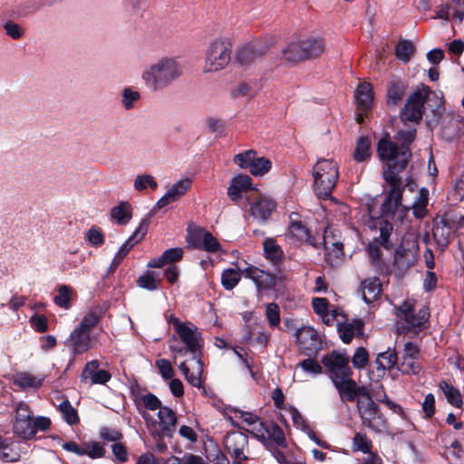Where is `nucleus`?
Returning a JSON list of instances; mask_svg holds the SVG:
<instances>
[{
    "instance_id": "obj_1",
    "label": "nucleus",
    "mask_w": 464,
    "mask_h": 464,
    "mask_svg": "<svg viewBox=\"0 0 464 464\" xmlns=\"http://www.w3.org/2000/svg\"><path fill=\"white\" fill-rule=\"evenodd\" d=\"M184 73L181 63L175 57L164 56L147 65L140 79L146 89L158 92L179 81Z\"/></svg>"
},
{
    "instance_id": "obj_2",
    "label": "nucleus",
    "mask_w": 464,
    "mask_h": 464,
    "mask_svg": "<svg viewBox=\"0 0 464 464\" xmlns=\"http://www.w3.org/2000/svg\"><path fill=\"white\" fill-rule=\"evenodd\" d=\"M177 334L181 342L188 346L189 353L193 354V359L195 360V364L191 369L187 366L186 362H180L178 367L185 375L188 383L194 387L200 388L201 375L203 373V363L198 357L203 345L201 333L194 324L185 322V324L177 323Z\"/></svg>"
},
{
    "instance_id": "obj_3",
    "label": "nucleus",
    "mask_w": 464,
    "mask_h": 464,
    "mask_svg": "<svg viewBox=\"0 0 464 464\" xmlns=\"http://www.w3.org/2000/svg\"><path fill=\"white\" fill-rule=\"evenodd\" d=\"M377 153L382 161L386 163L382 176L386 183H396L399 173L403 170L411 157L409 148L398 146L386 137L381 139L377 145Z\"/></svg>"
},
{
    "instance_id": "obj_4",
    "label": "nucleus",
    "mask_w": 464,
    "mask_h": 464,
    "mask_svg": "<svg viewBox=\"0 0 464 464\" xmlns=\"http://www.w3.org/2000/svg\"><path fill=\"white\" fill-rule=\"evenodd\" d=\"M430 102L435 103V108L432 109L434 116L438 119L440 118L445 111L443 97L422 84L407 98L401 111V121L418 122L420 121L424 113V103Z\"/></svg>"
},
{
    "instance_id": "obj_5",
    "label": "nucleus",
    "mask_w": 464,
    "mask_h": 464,
    "mask_svg": "<svg viewBox=\"0 0 464 464\" xmlns=\"http://www.w3.org/2000/svg\"><path fill=\"white\" fill-rule=\"evenodd\" d=\"M325 43L321 36H308L291 42L284 50V58L292 63L314 60L325 52Z\"/></svg>"
},
{
    "instance_id": "obj_6",
    "label": "nucleus",
    "mask_w": 464,
    "mask_h": 464,
    "mask_svg": "<svg viewBox=\"0 0 464 464\" xmlns=\"http://www.w3.org/2000/svg\"><path fill=\"white\" fill-rule=\"evenodd\" d=\"M232 41L224 36L212 40L205 51L203 71L206 73L224 70L231 61Z\"/></svg>"
},
{
    "instance_id": "obj_7",
    "label": "nucleus",
    "mask_w": 464,
    "mask_h": 464,
    "mask_svg": "<svg viewBox=\"0 0 464 464\" xmlns=\"http://www.w3.org/2000/svg\"><path fill=\"white\" fill-rule=\"evenodd\" d=\"M314 189L319 198H328L338 179L337 164L331 160H319L314 167Z\"/></svg>"
},
{
    "instance_id": "obj_8",
    "label": "nucleus",
    "mask_w": 464,
    "mask_h": 464,
    "mask_svg": "<svg viewBox=\"0 0 464 464\" xmlns=\"http://www.w3.org/2000/svg\"><path fill=\"white\" fill-rule=\"evenodd\" d=\"M397 333L407 334L409 332L417 333L421 325L428 321L430 316L429 309L422 306L416 313L414 304L406 301L397 308Z\"/></svg>"
},
{
    "instance_id": "obj_9",
    "label": "nucleus",
    "mask_w": 464,
    "mask_h": 464,
    "mask_svg": "<svg viewBox=\"0 0 464 464\" xmlns=\"http://www.w3.org/2000/svg\"><path fill=\"white\" fill-rule=\"evenodd\" d=\"M226 451L234 459V464H243L248 459V437L239 430L227 432L224 438Z\"/></svg>"
},
{
    "instance_id": "obj_10",
    "label": "nucleus",
    "mask_w": 464,
    "mask_h": 464,
    "mask_svg": "<svg viewBox=\"0 0 464 464\" xmlns=\"http://www.w3.org/2000/svg\"><path fill=\"white\" fill-rule=\"evenodd\" d=\"M322 363L333 382L349 377L353 372L349 366V357L337 351L325 354Z\"/></svg>"
},
{
    "instance_id": "obj_11",
    "label": "nucleus",
    "mask_w": 464,
    "mask_h": 464,
    "mask_svg": "<svg viewBox=\"0 0 464 464\" xmlns=\"http://www.w3.org/2000/svg\"><path fill=\"white\" fill-rule=\"evenodd\" d=\"M269 48L270 44L263 40L246 44L238 48L235 60L241 66H248L262 59L267 53Z\"/></svg>"
},
{
    "instance_id": "obj_12",
    "label": "nucleus",
    "mask_w": 464,
    "mask_h": 464,
    "mask_svg": "<svg viewBox=\"0 0 464 464\" xmlns=\"http://www.w3.org/2000/svg\"><path fill=\"white\" fill-rule=\"evenodd\" d=\"M357 410L364 426L376 432L385 429L386 420L374 401H364V403L362 401Z\"/></svg>"
},
{
    "instance_id": "obj_13",
    "label": "nucleus",
    "mask_w": 464,
    "mask_h": 464,
    "mask_svg": "<svg viewBox=\"0 0 464 464\" xmlns=\"http://www.w3.org/2000/svg\"><path fill=\"white\" fill-rule=\"evenodd\" d=\"M259 428H256V437L259 438L268 449H272L273 443L277 447L285 448L286 441L283 430L275 422H258Z\"/></svg>"
},
{
    "instance_id": "obj_14",
    "label": "nucleus",
    "mask_w": 464,
    "mask_h": 464,
    "mask_svg": "<svg viewBox=\"0 0 464 464\" xmlns=\"http://www.w3.org/2000/svg\"><path fill=\"white\" fill-rule=\"evenodd\" d=\"M295 337L299 348L308 355L316 353L321 348V338L312 327L299 328L295 333Z\"/></svg>"
},
{
    "instance_id": "obj_15",
    "label": "nucleus",
    "mask_w": 464,
    "mask_h": 464,
    "mask_svg": "<svg viewBox=\"0 0 464 464\" xmlns=\"http://www.w3.org/2000/svg\"><path fill=\"white\" fill-rule=\"evenodd\" d=\"M324 246L325 250V261L331 266H337L343 262V243L334 238L333 231L326 229L324 236Z\"/></svg>"
},
{
    "instance_id": "obj_16",
    "label": "nucleus",
    "mask_w": 464,
    "mask_h": 464,
    "mask_svg": "<svg viewBox=\"0 0 464 464\" xmlns=\"http://www.w3.org/2000/svg\"><path fill=\"white\" fill-rule=\"evenodd\" d=\"M391 188L382 204L381 210L382 216L392 217L398 208L401 206V178L394 184L387 183Z\"/></svg>"
},
{
    "instance_id": "obj_17",
    "label": "nucleus",
    "mask_w": 464,
    "mask_h": 464,
    "mask_svg": "<svg viewBox=\"0 0 464 464\" xmlns=\"http://www.w3.org/2000/svg\"><path fill=\"white\" fill-rule=\"evenodd\" d=\"M191 179L185 178L173 184L166 194L159 199L155 208H162L175 201L186 194L191 188Z\"/></svg>"
},
{
    "instance_id": "obj_18",
    "label": "nucleus",
    "mask_w": 464,
    "mask_h": 464,
    "mask_svg": "<svg viewBox=\"0 0 464 464\" xmlns=\"http://www.w3.org/2000/svg\"><path fill=\"white\" fill-rule=\"evenodd\" d=\"M91 333L77 326L70 334L67 343L75 354H81L91 348Z\"/></svg>"
},
{
    "instance_id": "obj_19",
    "label": "nucleus",
    "mask_w": 464,
    "mask_h": 464,
    "mask_svg": "<svg viewBox=\"0 0 464 464\" xmlns=\"http://www.w3.org/2000/svg\"><path fill=\"white\" fill-rule=\"evenodd\" d=\"M245 276L252 279L259 289H272L276 285V277L256 266H249L244 272Z\"/></svg>"
},
{
    "instance_id": "obj_20",
    "label": "nucleus",
    "mask_w": 464,
    "mask_h": 464,
    "mask_svg": "<svg viewBox=\"0 0 464 464\" xmlns=\"http://www.w3.org/2000/svg\"><path fill=\"white\" fill-rule=\"evenodd\" d=\"M276 202L267 197L260 196L254 201L249 209V214L257 220L266 221L276 208Z\"/></svg>"
},
{
    "instance_id": "obj_21",
    "label": "nucleus",
    "mask_w": 464,
    "mask_h": 464,
    "mask_svg": "<svg viewBox=\"0 0 464 464\" xmlns=\"http://www.w3.org/2000/svg\"><path fill=\"white\" fill-rule=\"evenodd\" d=\"M99 365L97 360L89 362L82 371V379L83 381L90 379L91 384H104L110 381L111 375L105 370H99Z\"/></svg>"
},
{
    "instance_id": "obj_22",
    "label": "nucleus",
    "mask_w": 464,
    "mask_h": 464,
    "mask_svg": "<svg viewBox=\"0 0 464 464\" xmlns=\"http://www.w3.org/2000/svg\"><path fill=\"white\" fill-rule=\"evenodd\" d=\"M252 189L254 188H252L251 178L247 175L239 174L231 179L227 188V196L232 201L237 202L242 198V192Z\"/></svg>"
},
{
    "instance_id": "obj_23",
    "label": "nucleus",
    "mask_w": 464,
    "mask_h": 464,
    "mask_svg": "<svg viewBox=\"0 0 464 464\" xmlns=\"http://www.w3.org/2000/svg\"><path fill=\"white\" fill-rule=\"evenodd\" d=\"M158 418L162 435L171 438L175 432L177 424L175 411L167 406H162L159 410Z\"/></svg>"
},
{
    "instance_id": "obj_24",
    "label": "nucleus",
    "mask_w": 464,
    "mask_h": 464,
    "mask_svg": "<svg viewBox=\"0 0 464 464\" xmlns=\"http://www.w3.org/2000/svg\"><path fill=\"white\" fill-rule=\"evenodd\" d=\"M149 227V221L142 220L139 227L134 231L131 237H130L125 243L120 247L117 254V259H123L132 246L140 242L146 235Z\"/></svg>"
},
{
    "instance_id": "obj_25",
    "label": "nucleus",
    "mask_w": 464,
    "mask_h": 464,
    "mask_svg": "<svg viewBox=\"0 0 464 464\" xmlns=\"http://www.w3.org/2000/svg\"><path fill=\"white\" fill-rule=\"evenodd\" d=\"M408 84L401 79H392L387 86V103L389 105H396L403 98Z\"/></svg>"
},
{
    "instance_id": "obj_26",
    "label": "nucleus",
    "mask_w": 464,
    "mask_h": 464,
    "mask_svg": "<svg viewBox=\"0 0 464 464\" xmlns=\"http://www.w3.org/2000/svg\"><path fill=\"white\" fill-rule=\"evenodd\" d=\"M360 291L365 303H372L377 299L382 291V285L377 277L367 278L362 281Z\"/></svg>"
},
{
    "instance_id": "obj_27",
    "label": "nucleus",
    "mask_w": 464,
    "mask_h": 464,
    "mask_svg": "<svg viewBox=\"0 0 464 464\" xmlns=\"http://www.w3.org/2000/svg\"><path fill=\"white\" fill-rule=\"evenodd\" d=\"M358 109L362 111H367L373 100L372 86L369 82H362L358 85L355 92Z\"/></svg>"
},
{
    "instance_id": "obj_28",
    "label": "nucleus",
    "mask_w": 464,
    "mask_h": 464,
    "mask_svg": "<svg viewBox=\"0 0 464 464\" xmlns=\"http://www.w3.org/2000/svg\"><path fill=\"white\" fill-rule=\"evenodd\" d=\"M104 314L105 309L103 307L99 305L93 306L84 314L78 326L91 333Z\"/></svg>"
},
{
    "instance_id": "obj_29",
    "label": "nucleus",
    "mask_w": 464,
    "mask_h": 464,
    "mask_svg": "<svg viewBox=\"0 0 464 464\" xmlns=\"http://www.w3.org/2000/svg\"><path fill=\"white\" fill-rule=\"evenodd\" d=\"M337 389L341 399L349 401H355V382L349 377L333 382Z\"/></svg>"
},
{
    "instance_id": "obj_30",
    "label": "nucleus",
    "mask_w": 464,
    "mask_h": 464,
    "mask_svg": "<svg viewBox=\"0 0 464 464\" xmlns=\"http://www.w3.org/2000/svg\"><path fill=\"white\" fill-rule=\"evenodd\" d=\"M415 263V256L411 250L400 248L394 254V266L403 273Z\"/></svg>"
},
{
    "instance_id": "obj_31",
    "label": "nucleus",
    "mask_w": 464,
    "mask_h": 464,
    "mask_svg": "<svg viewBox=\"0 0 464 464\" xmlns=\"http://www.w3.org/2000/svg\"><path fill=\"white\" fill-rule=\"evenodd\" d=\"M372 155L371 142L367 137L362 136L356 141L353 160L360 163L370 160Z\"/></svg>"
},
{
    "instance_id": "obj_32",
    "label": "nucleus",
    "mask_w": 464,
    "mask_h": 464,
    "mask_svg": "<svg viewBox=\"0 0 464 464\" xmlns=\"http://www.w3.org/2000/svg\"><path fill=\"white\" fill-rule=\"evenodd\" d=\"M398 356L394 350L388 349L386 352L380 353L377 355L375 363L377 364V370L382 372L385 370L392 369L397 362Z\"/></svg>"
},
{
    "instance_id": "obj_33",
    "label": "nucleus",
    "mask_w": 464,
    "mask_h": 464,
    "mask_svg": "<svg viewBox=\"0 0 464 464\" xmlns=\"http://www.w3.org/2000/svg\"><path fill=\"white\" fill-rule=\"evenodd\" d=\"M111 217L120 225L127 224L131 218L130 205L128 202H121L120 205L113 207Z\"/></svg>"
},
{
    "instance_id": "obj_34",
    "label": "nucleus",
    "mask_w": 464,
    "mask_h": 464,
    "mask_svg": "<svg viewBox=\"0 0 464 464\" xmlns=\"http://www.w3.org/2000/svg\"><path fill=\"white\" fill-rule=\"evenodd\" d=\"M206 229L199 227H189L186 237L188 246L196 249H201L204 244Z\"/></svg>"
},
{
    "instance_id": "obj_35",
    "label": "nucleus",
    "mask_w": 464,
    "mask_h": 464,
    "mask_svg": "<svg viewBox=\"0 0 464 464\" xmlns=\"http://www.w3.org/2000/svg\"><path fill=\"white\" fill-rule=\"evenodd\" d=\"M33 423L34 418L22 421H14L13 426L14 432L24 440L32 439L34 436Z\"/></svg>"
},
{
    "instance_id": "obj_36",
    "label": "nucleus",
    "mask_w": 464,
    "mask_h": 464,
    "mask_svg": "<svg viewBox=\"0 0 464 464\" xmlns=\"http://www.w3.org/2000/svg\"><path fill=\"white\" fill-rule=\"evenodd\" d=\"M440 388L443 392L444 395L447 398V401L449 403L455 407H461L462 406V399L460 392L458 389L450 385V383L446 382H441L440 383Z\"/></svg>"
},
{
    "instance_id": "obj_37",
    "label": "nucleus",
    "mask_w": 464,
    "mask_h": 464,
    "mask_svg": "<svg viewBox=\"0 0 464 464\" xmlns=\"http://www.w3.org/2000/svg\"><path fill=\"white\" fill-rule=\"evenodd\" d=\"M289 234L298 242H309L310 232L301 221H292L289 226Z\"/></svg>"
},
{
    "instance_id": "obj_38",
    "label": "nucleus",
    "mask_w": 464,
    "mask_h": 464,
    "mask_svg": "<svg viewBox=\"0 0 464 464\" xmlns=\"http://www.w3.org/2000/svg\"><path fill=\"white\" fill-rule=\"evenodd\" d=\"M450 235V227L447 220L444 218L440 219L436 223L433 228V237L437 241L442 245L447 246L449 244V237Z\"/></svg>"
},
{
    "instance_id": "obj_39",
    "label": "nucleus",
    "mask_w": 464,
    "mask_h": 464,
    "mask_svg": "<svg viewBox=\"0 0 464 464\" xmlns=\"http://www.w3.org/2000/svg\"><path fill=\"white\" fill-rule=\"evenodd\" d=\"M264 251L266 257L273 263H277L283 257V251L272 238L264 241Z\"/></svg>"
},
{
    "instance_id": "obj_40",
    "label": "nucleus",
    "mask_w": 464,
    "mask_h": 464,
    "mask_svg": "<svg viewBox=\"0 0 464 464\" xmlns=\"http://www.w3.org/2000/svg\"><path fill=\"white\" fill-rule=\"evenodd\" d=\"M427 204H428V191L425 188H421L419 191L417 199L412 205L413 215L417 218H422L427 214Z\"/></svg>"
},
{
    "instance_id": "obj_41",
    "label": "nucleus",
    "mask_w": 464,
    "mask_h": 464,
    "mask_svg": "<svg viewBox=\"0 0 464 464\" xmlns=\"http://www.w3.org/2000/svg\"><path fill=\"white\" fill-rule=\"evenodd\" d=\"M241 274L233 269H225L221 275V285L226 290H232L240 281Z\"/></svg>"
},
{
    "instance_id": "obj_42",
    "label": "nucleus",
    "mask_w": 464,
    "mask_h": 464,
    "mask_svg": "<svg viewBox=\"0 0 464 464\" xmlns=\"http://www.w3.org/2000/svg\"><path fill=\"white\" fill-rule=\"evenodd\" d=\"M398 370L403 374H418L421 370V365L416 358L401 356Z\"/></svg>"
},
{
    "instance_id": "obj_43",
    "label": "nucleus",
    "mask_w": 464,
    "mask_h": 464,
    "mask_svg": "<svg viewBox=\"0 0 464 464\" xmlns=\"http://www.w3.org/2000/svg\"><path fill=\"white\" fill-rule=\"evenodd\" d=\"M414 53V46L409 40L400 41L395 49L396 57L403 63H408Z\"/></svg>"
},
{
    "instance_id": "obj_44",
    "label": "nucleus",
    "mask_w": 464,
    "mask_h": 464,
    "mask_svg": "<svg viewBox=\"0 0 464 464\" xmlns=\"http://www.w3.org/2000/svg\"><path fill=\"white\" fill-rule=\"evenodd\" d=\"M72 293V289L70 286L61 285L58 288V295L53 298L54 304L64 309L70 308Z\"/></svg>"
},
{
    "instance_id": "obj_45",
    "label": "nucleus",
    "mask_w": 464,
    "mask_h": 464,
    "mask_svg": "<svg viewBox=\"0 0 464 464\" xmlns=\"http://www.w3.org/2000/svg\"><path fill=\"white\" fill-rule=\"evenodd\" d=\"M14 383L21 388H38L42 385L41 380L27 372L18 374L14 378Z\"/></svg>"
},
{
    "instance_id": "obj_46",
    "label": "nucleus",
    "mask_w": 464,
    "mask_h": 464,
    "mask_svg": "<svg viewBox=\"0 0 464 464\" xmlns=\"http://www.w3.org/2000/svg\"><path fill=\"white\" fill-rule=\"evenodd\" d=\"M257 159L256 151L254 150H246L234 157V162L241 169H250Z\"/></svg>"
},
{
    "instance_id": "obj_47",
    "label": "nucleus",
    "mask_w": 464,
    "mask_h": 464,
    "mask_svg": "<svg viewBox=\"0 0 464 464\" xmlns=\"http://www.w3.org/2000/svg\"><path fill=\"white\" fill-rule=\"evenodd\" d=\"M160 282V281L156 278L153 272L148 271L139 277V279L137 280V285L140 288H144L149 291H153L158 288Z\"/></svg>"
},
{
    "instance_id": "obj_48",
    "label": "nucleus",
    "mask_w": 464,
    "mask_h": 464,
    "mask_svg": "<svg viewBox=\"0 0 464 464\" xmlns=\"http://www.w3.org/2000/svg\"><path fill=\"white\" fill-rule=\"evenodd\" d=\"M140 98V94L137 91H133L131 88L127 87L122 90L121 93V104L126 110H131Z\"/></svg>"
},
{
    "instance_id": "obj_49",
    "label": "nucleus",
    "mask_w": 464,
    "mask_h": 464,
    "mask_svg": "<svg viewBox=\"0 0 464 464\" xmlns=\"http://www.w3.org/2000/svg\"><path fill=\"white\" fill-rule=\"evenodd\" d=\"M59 410L62 412L64 420L71 425L79 421V417L76 410L71 405L69 401L65 400L59 405Z\"/></svg>"
},
{
    "instance_id": "obj_50",
    "label": "nucleus",
    "mask_w": 464,
    "mask_h": 464,
    "mask_svg": "<svg viewBox=\"0 0 464 464\" xmlns=\"http://www.w3.org/2000/svg\"><path fill=\"white\" fill-rule=\"evenodd\" d=\"M133 186L135 189L142 191L148 187H150L152 189H156L158 188V183L151 175L143 174L138 175L135 178Z\"/></svg>"
},
{
    "instance_id": "obj_51",
    "label": "nucleus",
    "mask_w": 464,
    "mask_h": 464,
    "mask_svg": "<svg viewBox=\"0 0 464 464\" xmlns=\"http://www.w3.org/2000/svg\"><path fill=\"white\" fill-rule=\"evenodd\" d=\"M271 166L272 163L268 159L264 157H257L249 170L254 176H263L270 170Z\"/></svg>"
},
{
    "instance_id": "obj_52",
    "label": "nucleus",
    "mask_w": 464,
    "mask_h": 464,
    "mask_svg": "<svg viewBox=\"0 0 464 464\" xmlns=\"http://www.w3.org/2000/svg\"><path fill=\"white\" fill-rule=\"evenodd\" d=\"M361 326L362 324L359 322L356 323V325L352 324H339L338 332L340 338L344 343H349L353 338L355 328L360 330Z\"/></svg>"
},
{
    "instance_id": "obj_53",
    "label": "nucleus",
    "mask_w": 464,
    "mask_h": 464,
    "mask_svg": "<svg viewBox=\"0 0 464 464\" xmlns=\"http://www.w3.org/2000/svg\"><path fill=\"white\" fill-rule=\"evenodd\" d=\"M392 229H393L392 225L391 223H389L388 221L381 222L380 237L375 238L374 242L378 243L380 246H383L384 248H389L390 247L389 237L392 234Z\"/></svg>"
},
{
    "instance_id": "obj_54",
    "label": "nucleus",
    "mask_w": 464,
    "mask_h": 464,
    "mask_svg": "<svg viewBox=\"0 0 464 464\" xmlns=\"http://www.w3.org/2000/svg\"><path fill=\"white\" fill-rule=\"evenodd\" d=\"M83 455H87L92 459H98L105 455V450L99 442H84Z\"/></svg>"
},
{
    "instance_id": "obj_55",
    "label": "nucleus",
    "mask_w": 464,
    "mask_h": 464,
    "mask_svg": "<svg viewBox=\"0 0 464 464\" xmlns=\"http://www.w3.org/2000/svg\"><path fill=\"white\" fill-rule=\"evenodd\" d=\"M369 360V354L365 348L358 347L352 358V362L354 368L362 369L366 366Z\"/></svg>"
},
{
    "instance_id": "obj_56",
    "label": "nucleus",
    "mask_w": 464,
    "mask_h": 464,
    "mask_svg": "<svg viewBox=\"0 0 464 464\" xmlns=\"http://www.w3.org/2000/svg\"><path fill=\"white\" fill-rule=\"evenodd\" d=\"M85 239L97 247L104 243V235L100 228L92 227L86 232Z\"/></svg>"
},
{
    "instance_id": "obj_57",
    "label": "nucleus",
    "mask_w": 464,
    "mask_h": 464,
    "mask_svg": "<svg viewBox=\"0 0 464 464\" xmlns=\"http://www.w3.org/2000/svg\"><path fill=\"white\" fill-rule=\"evenodd\" d=\"M353 447L356 450L367 453L371 450L372 442L366 435L358 432L353 437Z\"/></svg>"
},
{
    "instance_id": "obj_58",
    "label": "nucleus",
    "mask_w": 464,
    "mask_h": 464,
    "mask_svg": "<svg viewBox=\"0 0 464 464\" xmlns=\"http://www.w3.org/2000/svg\"><path fill=\"white\" fill-rule=\"evenodd\" d=\"M416 130L413 128H408L406 130H401L396 135V140L401 142V146L408 148V146L415 140Z\"/></svg>"
},
{
    "instance_id": "obj_59",
    "label": "nucleus",
    "mask_w": 464,
    "mask_h": 464,
    "mask_svg": "<svg viewBox=\"0 0 464 464\" xmlns=\"http://www.w3.org/2000/svg\"><path fill=\"white\" fill-rule=\"evenodd\" d=\"M266 314L271 326H276L280 323V310L276 303L266 305Z\"/></svg>"
},
{
    "instance_id": "obj_60",
    "label": "nucleus",
    "mask_w": 464,
    "mask_h": 464,
    "mask_svg": "<svg viewBox=\"0 0 464 464\" xmlns=\"http://www.w3.org/2000/svg\"><path fill=\"white\" fill-rule=\"evenodd\" d=\"M140 402L148 410L155 411L161 408L160 401L152 393H147L140 398Z\"/></svg>"
},
{
    "instance_id": "obj_61",
    "label": "nucleus",
    "mask_w": 464,
    "mask_h": 464,
    "mask_svg": "<svg viewBox=\"0 0 464 464\" xmlns=\"http://www.w3.org/2000/svg\"><path fill=\"white\" fill-rule=\"evenodd\" d=\"M156 366L158 367L163 379L169 380L174 376V370L169 360L160 359L156 362Z\"/></svg>"
},
{
    "instance_id": "obj_62",
    "label": "nucleus",
    "mask_w": 464,
    "mask_h": 464,
    "mask_svg": "<svg viewBox=\"0 0 464 464\" xmlns=\"http://www.w3.org/2000/svg\"><path fill=\"white\" fill-rule=\"evenodd\" d=\"M201 249L214 253L220 249V244L210 232L206 231L204 244Z\"/></svg>"
},
{
    "instance_id": "obj_63",
    "label": "nucleus",
    "mask_w": 464,
    "mask_h": 464,
    "mask_svg": "<svg viewBox=\"0 0 464 464\" xmlns=\"http://www.w3.org/2000/svg\"><path fill=\"white\" fill-rule=\"evenodd\" d=\"M31 418H33V413H32L29 406L23 401L19 402L15 407L14 421L26 420Z\"/></svg>"
},
{
    "instance_id": "obj_64",
    "label": "nucleus",
    "mask_w": 464,
    "mask_h": 464,
    "mask_svg": "<svg viewBox=\"0 0 464 464\" xmlns=\"http://www.w3.org/2000/svg\"><path fill=\"white\" fill-rule=\"evenodd\" d=\"M163 259L167 264H172L179 261L183 256V249L180 247L167 249L163 254Z\"/></svg>"
}]
</instances>
